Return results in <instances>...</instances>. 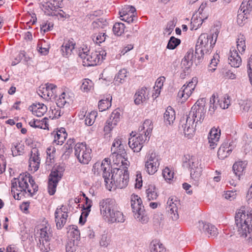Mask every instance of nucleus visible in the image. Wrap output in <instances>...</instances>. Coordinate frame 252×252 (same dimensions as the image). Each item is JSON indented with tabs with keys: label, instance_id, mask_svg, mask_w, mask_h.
<instances>
[{
	"label": "nucleus",
	"instance_id": "f257e3e1",
	"mask_svg": "<svg viewBox=\"0 0 252 252\" xmlns=\"http://www.w3.org/2000/svg\"><path fill=\"white\" fill-rule=\"evenodd\" d=\"M247 198L252 201V190H248ZM244 209L242 208L236 213L235 221L239 235L246 238L247 233L252 231V210H248L246 213Z\"/></svg>",
	"mask_w": 252,
	"mask_h": 252
},
{
	"label": "nucleus",
	"instance_id": "f03ea898",
	"mask_svg": "<svg viewBox=\"0 0 252 252\" xmlns=\"http://www.w3.org/2000/svg\"><path fill=\"white\" fill-rule=\"evenodd\" d=\"M101 214L106 217L109 222H124L125 220L122 212L119 210V207L113 199L106 198L99 202Z\"/></svg>",
	"mask_w": 252,
	"mask_h": 252
},
{
	"label": "nucleus",
	"instance_id": "7ed1b4c3",
	"mask_svg": "<svg viewBox=\"0 0 252 252\" xmlns=\"http://www.w3.org/2000/svg\"><path fill=\"white\" fill-rule=\"evenodd\" d=\"M94 174H100L101 172L104 179L105 186L107 189H111L113 188L114 182V176L111 166L110 165V159L106 158L101 162H95L92 168Z\"/></svg>",
	"mask_w": 252,
	"mask_h": 252
},
{
	"label": "nucleus",
	"instance_id": "20e7f679",
	"mask_svg": "<svg viewBox=\"0 0 252 252\" xmlns=\"http://www.w3.org/2000/svg\"><path fill=\"white\" fill-rule=\"evenodd\" d=\"M216 39L214 40L213 35L202 33L199 36L195 46V58L201 60L205 54L210 52L215 44Z\"/></svg>",
	"mask_w": 252,
	"mask_h": 252
},
{
	"label": "nucleus",
	"instance_id": "39448f33",
	"mask_svg": "<svg viewBox=\"0 0 252 252\" xmlns=\"http://www.w3.org/2000/svg\"><path fill=\"white\" fill-rule=\"evenodd\" d=\"M106 55L105 51L100 52L94 51L90 52L86 47L79 50L78 55L82 61L84 66H94L99 63L104 59Z\"/></svg>",
	"mask_w": 252,
	"mask_h": 252
},
{
	"label": "nucleus",
	"instance_id": "423d86ee",
	"mask_svg": "<svg viewBox=\"0 0 252 252\" xmlns=\"http://www.w3.org/2000/svg\"><path fill=\"white\" fill-rule=\"evenodd\" d=\"M130 201L134 218L142 223H147L149 221V217L143 205L141 198L138 195L132 194Z\"/></svg>",
	"mask_w": 252,
	"mask_h": 252
},
{
	"label": "nucleus",
	"instance_id": "0eeeda50",
	"mask_svg": "<svg viewBox=\"0 0 252 252\" xmlns=\"http://www.w3.org/2000/svg\"><path fill=\"white\" fill-rule=\"evenodd\" d=\"M52 237L50 227L44 226L41 228L35 234V239L41 251L48 252L50 250V240Z\"/></svg>",
	"mask_w": 252,
	"mask_h": 252
},
{
	"label": "nucleus",
	"instance_id": "6e6552de",
	"mask_svg": "<svg viewBox=\"0 0 252 252\" xmlns=\"http://www.w3.org/2000/svg\"><path fill=\"white\" fill-rule=\"evenodd\" d=\"M126 155H121L117 154V155H111L110 157L111 160H112V161L114 164H116L118 167H114L112 170V172L113 174L114 175L115 173H119V175L123 173V180L125 179V181H123V182H125L126 184L128 182L127 179L128 178V173L126 165H127V160H126Z\"/></svg>",
	"mask_w": 252,
	"mask_h": 252
},
{
	"label": "nucleus",
	"instance_id": "1a4fd4ad",
	"mask_svg": "<svg viewBox=\"0 0 252 252\" xmlns=\"http://www.w3.org/2000/svg\"><path fill=\"white\" fill-rule=\"evenodd\" d=\"M92 149L85 142L77 143L74 146V155L78 161L87 164L92 159Z\"/></svg>",
	"mask_w": 252,
	"mask_h": 252
},
{
	"label": "nucleus",
	"instance_id": "9d476101",
	"mask_svg": "<svg viewBox=\"0 0 252 252\" xmlns=\"http://www.w3.org/2000/svg\"><path fill=\"white\" fill-rule=\"evenodd\" d=\"M195 119L189 115L183 116L180 119L179 127L183 131L185 136L188 138H191L195 132Z\"/></svg>",
	"mask_w": 252,
	"mask_h": 252
},
{
	"label": "nucleus",
	"instance_id": "9b49d317",
	"mask_svg": "<svg viewBox=\"0 0 252 252\" xmlns=\"http://www.w3.org/2000/svg\"><path fill=\"white\" fill-rule=\"evenodd\" d=\"M30 185L32 189L38 188L32 177L20 175L18 178H14L11 181V189L19 187L21 189H28Z\"/></svg>",
	"mask_w": 252,
	"mask_h": 252
},
{
	"label": "nucleus",
	"instance_id": "f8f14e48",
	"mask_svg": "<svg viewBox=\"0 0 252 252\" xmlns=\"http://www.w3.org/2000/svg\"><path fill=\"white\" fill-rule=\"evenodd\" d=\"M121 116V112L119 108L116 109L112 112L103 127L105 135L110 134L113 129L120 122Z\"/></svg>",
	"mask_w": 252,
	"mask_h": 252
},
{
	"label": "nucleus",
	"instance_id": "ddd939ff",
	"mask_svg": "<svg viewBox=\"0 0 252 252\" xmlns=\"http://www.w3.org/2000/svg\"><path fill=\"white\" fill-rule=\"evenodd\" d=\"M198 83V78L193 77L190 81L184 84L178 93V96L186 101L191 95Z\"/></svg>",
	"mask_w": 252,
	"mask_h": 252
},
{
	"label": "nucleus",
	"instance_id": "4468645a",
	"mask_svg": "<svg viewBox=\"0 0 252 252\" xmlns=\"http://www.w3.org/2000/svg\"><path fill=\"white\" fill-rule=\"evenodd\" d=\"M206 110L204 107V100L203 99L198 100L192 107L189 116L195 119L196 123L201 122L204 119Z\"/></svg>",
	"mask_w": 252,
	"mask_h": 252
},
{
	"label": "nucleus",
	"instance_id": "2eb2a0df",
	"mask_svg": "<svg viewBox=\"0 0 252 252\" xmlns=\"http://www.w3.org/2000/svg\"><path fill=\"white\" fill-rule=\"evenodd\" d=\"M42 9L44 13L49 16H56L58 18H69V15L63 10L55 5L52 2L48 1L42 5Z\"/></svg>",
	"mask_w": 252,
	"mask_h": 252
},
{
	"label": "nucleus",
	"instance_id": "dca6fc26",
	"mask_svg": "<svg viewBox=\"0 0 252 252\" xmlns=\"http://www.w3.org/2000/svg\"><path fill=\"white\" fill-rule=\"evenodd\" d=\"M199 162L197 158L192 154H185L182 158V165L190 170L191 177L195 178V170L198 168Z\"/></svg>",
	"mask_w": 252,
	"mask_h": 252
},
{
	"label": "nucleus",
	"instance_id": "f3484780",
	"mask_svg": "<svg viewBox=\"0 0 252 252\" xmlns=\"http://www.w3.org/2000/svg\"><path fill=\"white\" fill-rule=\"evenodd\" d=\"M180 205L179 200L174 196L170 197L166 202V212L173 220H176L179 218L178 209Z\"/></svg>",
	"mask_w": 252,
	"mask_h": 252
},
{
	"label": "nucleus",
	"instance_id": "a211bd4d",
	"mask_svg": "<svg viewBox=\"0 0 252 252\" xmlns=\"http://www.w3.org/2000/svg\"><path fill=\"white\" fill-rule=\"evenodd\" d=\"M67 208L62 205L59 206L55 212V218L56 223V226L58 229L63 228L66 222L68 217Z\"/></svg>",
	"mask_w": 252,
	"mask_h": 252
},
{
	"label": "nucleus",
	"instance_id": "6ab92c4d",
	"mask_svg": "<svg viewBox=\"0 0 252 252\" xmlns=\"http://www.w3.org/2000/svg\"><path fill=\"white\" fill-rule=\"evenodd\" d=\"M146 140V136L137 133L129 138L128 145L134 152H139Z\"/></svg>",
	"mask_w": 252,
	"mask_h": 252
},
{
	"label": "nucleus",
	"instance_id": "aec40b11",
	"mask_svg": "<svg viewBox=\"0 0 252 252\" xmlns=\"http://www.w3.org/2000/svg\"><path fill=\"white\" fill-rule=\"evenodd\" d=\"M197 228L201 233H204L205 234L208 235L209 237H215L217 236L219 233L218 229L215 225L202 220L198 221Z\"/></svg>",
	"mask_w": 252,
	"mask_h": 252
},
{
	"label": "nucleus",
	"instance_id": "412c9836",
	"mask_svg": "<svg viewBox=\"0 0 252 252\" xmlns=\"http://www.w3.org/2000/svg\"><path fill=\"white\" fill-rule=\"evenodd\" d=\"M40 163L39 150L36 148H33L31 151V156L29 160V170L32 173H34L38 169Z\"/></svg>",
	"mask_w": 252,
	"mask_h": 252
},
{
	"label": "nucleus",
	"instance_id": "4be33fe9",
	"mask_svg": "<svg viewBox=\"0 0 252 252\" xmlns=\"http://www.w3.org/2000/svg\"><path fill=\"white\" fill-rule=\"evenodd\" d=\"M135 11V8L132 6H125L119 12L121 19L128 23L133 22L136 19Z\"/></svg>",
	"mask_w": 252,
	"mask_h": 252
},
{
	"label": "nucleus",
	"instance_id": "5701e85b",
	"mask_svg": "<svg viewBox=\"0 0 252 252\" xmlns=\"http://www.w3.org/2000/svg\"><path fill=\"white\" fill-rule=\"evenodd\" d=\"M51 136L54 137L53 143L56 145H62L65 141L67 134L64 128L62 127L59 130H54L51 133Z\"/></svg>",
	"mask_w": 252,
	"mask_h": 252
},
{
	"label": "nucleus",
	"instance_id": "b1692460",
	"mask_svg": "<svg viewBox=\"0 0 252 252\" xmlns=\"http://www.w3.org/2000/svg\"><path fill=\"white\" fill-rule=\"evenodd\" d=\"M228 61L229 63L234 67H238L241 64V58L237 50L234 47H231L230 50Z\"/></svg>",
	"mask_w": 252,
	"mask_h": 252
},
{
	"label": "nucleus",
	"instance_id": "393cba45",
	"mask_svg": "<svg viewBox=\"0 0 252 252\" xmlns=\"http://www.w3.org/2000/svg\"><path fill=\"white\" fill-rule=\"evenodd\" d=\"M76 44L73 39L64 40L62 47V54L63 57H68L73 52Z\"/></svg>",
	"mask_w": 252,
	"mask_h": 252
},
{
	"label": "nucleus",
	"instance_id": "a878e982",
	"mask_svg": "<svg viewBox=\"0 0 252 252\" xmlns=\"http://www.w3.org/2000/svg\"><path fill=\"white\" fill-rule=\"evenodd\" d=\"M220 136V130L215 128H212L208 136L209 146L211 149H214L219 141Z\"/></svg>",
	"mask_w": 252,
	"mask_h": 252
},
{
	"label": "nucleus",
	"instance_id": "bb28decb",
	"mask_svg": "<svg viewBox=\"0 0 252 252\" xmlns=\"http://www.w3.org/2000/svg\"><path fill=\"white\" fill-rule=\"evenodd\" d=\"M149 98V91L145 87L138 90L134 95V102L139 105L146 101Z\"/></svg>",
	"mask_w": 252,
	"mask_h": 252
},
{
	"label": "nucleus",
	"instance_id": "cd10ccee",
	"mask_svg": "<svg viewBox=\"0 0 252 252\" xmlns=\"http://www.w3.org/2000/svg\"><path fill=\"white\" fill-rule=\"evenodd\" d=\"M33 115L37 117H41L46 113L47 111V107L43 103H34L29 108Z\"/></svg>",
	"mask_w": 252,
	"mask_h": 252
},
{
	"label": "nucleus",
	"instance_id": "c85d7f7f",
	"mask_svg": "<svg viewBox=\"0 0 252 252\" xmlns=\"http://www.w3.org/2000/svg\"><path fill=\"white\" fill-rule=\"evenodd\" d=\"M86 207L83 205L82 212L79 218V222L82 225L84 224L86 221V218L88 216L92 206V201L89 199L88 197H86Z\"/></svg>",
	"mask_w": 252,
	"mask_h": 252
},
{
	"label": "nucleus",
	"instance_id": "c756f323",
	"mask_svg": "<svg viewBox=\"0 0 252 252\" xmlns=\"http://www.w3.org/2000/svg\"><path fill=\"white\" fill-rule=\"evenodd\" d=\"M61 177L62 174L59 171H52L49 178L48 189H56L57 184L61 179Z\"/></svg>",
	"mask_w": 252,
	"mask_h": 252
},
{
	"label": "nucleus",
	"instance_id": "7c9ffc66",
	"mask_svg": "<svg viewBox=\"0 0 252 252\" xmlns=\"http://www.w3.org/2000/svg\"><path fill=\"white\" fill-rule=\"evenodd\" d=\"M153 128V126L152 121L147 119L144 121L142 126L139 127L138 133L143 136H146V138H147L148 137H149V135L152 132Z\"/></svg>",
	"mask_w": 252,
	"mask_h": 252
},
{
	"label": "nucleus",
	"instance_id": "2f4dec72",
	"mask_svg": "<svg viewBox=\"0 0 252 252\" xmlns=\"http://www.w3.org/2000/svg\"><path fill=\"white\" fill-rule=\"evenodd\" d=\"M193 50L190 49L182 60L181 65L182 67L187 69L189 68L193 64Z\"/></svg>",
	"mask_w": 252,
	"mask_h": 252
},
{
	"label": "nucleus",
	"instance_id": "473e14b6",
	"mask_svg": "<svg viewBox=\"0 0 252 252\" xmlns=\"http://www.w3.org/2000/svg\"><path fill=\"white\" fill-rule=\"evenodd\" d=\"M29 124L33 127L49 129L48 119L46 117L41 120L33 119L29 122Z\"/></svg>",
	"mask_w": 252,
	"mask_h": 252
},
{
	"label": "nucleus",
	"instance_id": "72a5a7b5",
	"mask_svg": "<svg viewBox=\"0 0 252 252\" xmlns=\"http://www.w3.org/2000/svg\"><path fill=\"white\" fill-rule=\"evenodd\" d=\"M232 149L228 143H223L218 151V156L220 159H223L228 157Z\"/></svg>",
	"mask_w": 252,
	"mask_h": 252
},
{
	"label": "nucleus",
	"instance_id": "f704fd0d",
	"mask_svg": "<svg viewBox=\"0 0 252 252\" xmlns=\"http://www.w3.org/2000/svg\"><path fill=\"white\" fill-rule=\"evenodd\" d=\"M175 112L171 107L168 106L164 114V121L166 125H171L172 124L176 118Z\"/></svg>",
	"mask_w": 252,
	"mask_h": 252
},
{
	"label": "nucleus",
	"instance_id": "c9c22d12",
	"mask_svg": "<svg viewBox=\"0 0 252 252\" xmlns=\"http://www.w3.org/2000/svg\"><path fill=\"white\" fill-rule=\"evenodd\" d=\"M207 16H203L202 15H193L191 20V30H197L202 24L205 19L207 18Z\"/></svg>",
	"mask_w": 252,
	"mask_h": 252
},
{
	"label": "nucleus",
	"instance_id": "e433bc0d",
	"mask_svg": "<svg viewBox=\"0 0 252 252\" xmlns=\"http://www.w3.org/2000/svg\"><path fill=\"white\" fill-rule=\"evenodd\" d=\"M112 96L109 94L106 98H102L98 103V107L100 111L102 112L108 109L111 106Z\"/></svg>",
	"mask_w": 252,
	"mask_h": 252
},
{
	"label": "nucleus",
	"instance_id": "4c0bfd02",
	"mask_svg": "<svg viewBox=\"0 0 252 252\" xmlns=\"http://www.w3.org/2000/svg\"><path fill=\"white\" fill-rule=\"evenodd\" d=\"M50 48L49 42L48 40L43 39H39L38 41L37 48L39 52L44 55L49 53Z\"/></svg>",
	"mask_w": 252,
	"mask_h": 252
},
{
	"label": "nucleus",
	"instance_id": "58836bf2",
	"mask_svg": "<svg viewBox=\"0 0 252 252\" xmlns=\"http://www.w3.org/2000/svg\"><path fill=\"white\" fill-rule=\"evenodd\" d=\"M71 98L68 94L66 92L62 93L56 100V104L59 107H63L65 105L68 104Z\"/></svg>",
	"mask_w": 252,
	"mask_h": 252
},
{
	"label": "nucleus",
	"instance_id": "ea45409f",
	"mask_svg": "<svg viewBox=\"0 0 252 252\" xmlns=\"http://www.w3.org/2000/svg\"><path fill=\"white\" fill-rule=\"evenodd\" d=\"M247 163L245 161H239L236 162L233 166V170L236 176L239 178L243 175Z\"/></svg>",
	"mask_w": 252,
	"mask_h": 252
},
{
	"label": "nucleus",
	"instance_id": "a19ab883",
	"mask_svg": "<svg viewBox=\"0 0 252 252\" xmlns=\"http://www.w3.org/2000/svg\"><path fill=\"white\" fill-rule=\"evenodd\" d=\"M249 10L246 8H242L240 6V9L238 10V15L237 17V23L240 26H242L244 25L247 19V17L246 15L247 14Z\"/></svg>",
	"mask_w": 252,
	"mask_h": 252
},
{
	"label": "nucleus",
	"instance_id": "79ce46f5",
	"mask_svg": "<svg viewBox=\"0 0 252 252\" xmlns=\"http://www.w3.org/2000/svg\"><path fill=\"white\" fill-rule=\"evenodd\" d=\"M151 252H166V249L158 240H154L150 244Z\"/></svg>",
	"mask_w": 252,
	"mask_h": 252
},
{
	"label": "nucleus",
	"instance_id": "37998d69",
	"mask_svg": "<svg viewBox=\"0 0 252 252\" xmlns=\"http://www.w3.org/2000/svg\"><path fill=\"white\" fill-rule=\"evenodd\" d=\"M237 48L241 54L244 53L246 45V38L243 34H240L238 35L236 39Z\"/></svg>",
	"mask_w": 252,
	"mask_h": 252
},
{
	"label": "nucleus",
	"instance_id": "c03bdc74",
	"mask_svg": "<svg viewBox=\"0 0 252 252\" xmlns=\"http://www.w3.org/2000/svg\"><path fill=\"white\" fill-rule=\"evenodd\" d=\"M97 115V113L95 111H92L86 113L85 115V124L89 126H92L95 122Z\"/></svg>",
	"mask_w": 252,
	"mask_h": 252
},
{
	"label": "nucleus",
	"instance_id": "a18cd8bd",
	"mask_svg": "<svg viewBox=\"0 0 252 252\" xmlns=\"http://www.w3.org/2000/svg\"><path fill=\"white\" fill-rule=\"evenodd\" d=\"M24 145L20 143H16L11 147V152L13 156L22 155L24 153Z\"/></svg>",
	"mask_w": 252,
	"mask_h": 252
},
{
	"label": "nucleus",
	"instance_id": "49530a36",
	"mask_svg": "<svg viewBox=\"0 0 252 252\" xmlns=\"http://www.w3.org/2000/svg\"><path fill=\"white\" fill-rule=\"evenodd\" d=\"M106 36L107 35L105 33L103 32H98L94 33L92 35V38L95 43L100 44L105 40Z\"/></svg>",
	"mask_w": 252,
	"mask_h": 252
},
{
	"label": "nucleus",
	"instance_id": "de8ad7c7",
	"mask_svg": "<svg viewBox=\"0 0 252 252\" xmlns=\"http://www.w3.org/2000/svg\"><path fill=\"white\" fill-rule=\"evenodd\" d=\"M148 163H156L159 164V157L153 151H150L146 156Z\"/></svg>",
	"mask_w": 252,
	"mask_h": 252
},
{
	"label": "nucleus",
	"instance_id": "09e8293b",
	"mask_svg": "<svg viewBox=\"0 0 252 252\" xmlns=\"http://www.w3.org/2000/svg\"><path fill=\"white\" fill-rule=\"evenodd\" d=\"M68 234L73 239V241L75 240H77L80 238V232L78 229L77 226L76 225H72L69 226Z\"/></svg>",
	"mask_w": 252,
	"mask_h": 252
},
{
	"label": "nucleus",
	"instance_id": "8fccbe9b",
	"mask_svg": "<svg viewBox=\"0 0 252 252\" xmlns=\"http://www.w3.org/2000/svg\"><path fill=\"white\" fill-rule=\"evenodd\" d=\"M219 106V103L217 102V98L214 95H213L210 98L208 113L211 115H213L214 114L216 110L218 109Z\"/></svg>",
	"mask_w": 252,
	"mask_h": 252
},
{
	"label": "nucleus",
	"instance_id": "3c124183",
	"mask_svg": "<svg viewBox=\"0 0 252 252\" xmlns=\"http://www.w3.org/2000/svg\"><path fill=\"white\" fill-rule=\"evenodd\" d=\"M60 107L58 105L57 106H51L49 111V117L53 119H58L61 116V110Z\"/></svg>",
	"mask_w": 252,
	"mask_h": 252
},
{
	"label": "nucleus",
	"instance_id": "603ef678",
	"mask_svg": "<svg viewBox=\"0 0 252 252\" xmlns=\"http://www.w3.org/2000/svg\"><path fill=\"white\" fill-rule=\"evenodd\" d=\"M94 86V83L92 80L89 79H85L82 80L81 89L84 92L90 91Z\"/></svg>",
	"mask_w": 252,
	"mask_h": 252
},
{
	"label": "nucleus",
	"instance_id": "864d4df0",
	"mask_svg": "<svg viewBox=\"0 0 252 252\" xmlns=\"http://www.w3.org/2000/svg\"><path fill=\"white\" fill-rule=\"evenodd\" d=\"M47 162L52 163L55 157L56 148L53 145H50L46 150Z\"/></svg>",
	"mask_w": 252,
	"mask_h": 252
},
{
	"label": "nucleus",
	"instance_id": "5fc2aeb1",
	"mask_svg": "<svg viewBox=\"0 0 252 252\" xmlns=\"http://www.w3.org/2000/svg\"><path fill=\"white\" fill-rule=\"evenodd\" d=\"M125 25L122 23H116L113 28V31L115 35H121L124 32Z\"/></svg>",
	"mask_w": 252,
	"mask_h": 252
},
{
	"label": "nucleus",
	"instance_id": "6e6d98bb",
	"mask_svg": "<svg viewBox=\"0 0 252 252\" xmlns=\"http://www.w3.org/2000/svg\"><path fill=\"white\" fill-rule=\"evenodd\" d=\"M159 165V164L145 162L146 171L151 175H153L157 171Z\"/></svg>",
	"mask_w": 252,
	"mask_h": 252
},
{
	"label": "nucleus",
	"instance_id": "4d7b16f0",
	"mask_svg": "<svg viewBox=\"0 0 252 252\" xmlns=\"http://www.w3.org/2000/svg\"><path fill=\"white\" fill-rule=\"evenodd\" d=\"M217 102L219 103V107L221 109H226L228 107L230 103V98L228 96L221 98L217 97Z\"/></svg>",
	"mask_w": 252,
	"mask_h": 252
},
{
	"label": "nucleus",
	"instance_id": "13d9d810",
	"mask_svg": "<svg viewBox=\"0 0 252 252\" xmlns=\"http://www.w3.org/2000/svg\"><path fill=\"white\" fill-rule=\"evenodd\" d=\"M164 216L163 215L159 212L155 213L153 215V220L154 225H160L163 223L164 221Z\"/></svg>",
	"mask_w": 252,
	"mask_h": 252
},
{
	"label": "nucleus",
	"instance_id": "bf43d9fd",
	"mask_svg": "<svg viewBox=\"0 0 252 252\" xmlns=\"http://www.w3.org/2000/svg\"><path fill=\"white\" fill-rule=\"evenodd\" d=\"M128 72L126 69L123 68L119 70V72L115 77L116 81H118L119 83H123L126 78L127 77Z\"/></svg>",
	"mask_w": 252,
	"mask_h": 252
},
{
	"label": "nucleus",
	"instance_id": "052dcab7",
	"mask_svg": "<svg viewBox=\"0 0 252 252\" xmlns=\"http://www.w3.org/2000/svg\"><path fill=\"white\" fill-rule=\"evenodd\" d=\"M174 172L169 167H165L162 171L163 177L167 182L171 181L174 177Z\"/></svg>",
	"mask_w": 252,
	"mask_h": 252
},
{
	"label": "nucleus",
	"instance_id": "680f3d73",
	"mask_svg": "<svg viewBox=\"0 0 252 252\" xmlns=\"http://www.w3.org/2000/svg\"><path fill=\"white\" fill-rule=\"evenodd\" d=\"M219 57L218 54L215 55L213 56V58L211 59V63L208 67V71L213 72L216 70V67L219 61L218 57Z\"/></svg>",
	"mask_w": 252,
	"mask_h": 252
},
{
	"label": "nucleus",
	"instance_id": "e2e57ef3",
	"mask_svg": "<svg viewBox=\"0 0 252 252\" xmlns=\"http://www.w3.org/2000/svg\"><path fill=\"white\" fill-rule=\"evenodd\" d=\"M181 43L179 39L176 38L174 36L170 37L167 45V48L169 49H174Z\"/></svg>",
	"mask_w": 252,
	"mask_h": 252
},
{
	"label": "nucleus",
	"instance_id": "0e129e2a",
	"mask_svg": "<svg viewBox=\"0 0 252 252\" xmlns=\"http://www.w3.org/2000/svg\"><path fill=\"white\" fill-rule=\"evenodd\" d=\"M66 252H83L81 249L76 245H75L74 242L70 241L66 245Z\"/></svg>",
	"mask_w": 252,
	"mask_h": 252
},
{
	"label": "nucleus",
	"instance_id": "69168bd1",
	"mask_svg": "<svg viewBox=\"0 0 252 252\" xmlns=\"http://www.w3.org/2000/svg\"><path fill=\"white\" fill-rule=\"evenodd\" d=\"M237 190H226L223 191L222 196L227 200L231 201L236 198Z\"/></svg>",
	"mask_w": 252,
	"mask_h": 252
},
{
	"label": "nucleus",
	"instance_id": "338daca9",
	"mask_svg": "<svg viewBox=\"0 0 252 252\" xmlns=\"http://www.w3.org/2000/svg\"><path fill=\"white\" fill-rule=\"evenodd\" d=\"M45 86L47 88V92H49L48 96H50V98L54 97L56 93L57 86L53 84L50 83H47L45 84Z\"/></svg>",
	"mask_w": 252,
	"mask_h": 252
},
{
	"label": "nucleus",
	"instance_id": "774afa93",
	"mask_svg": "<svg viewBox=\"0 0 252 252\" xmlns=\"http://www.w3.org/2000/svg\"><path fill=\"white\" fill-rule=\"evenodd\" d=\"M110 238L106 233L102 234L100 238L99 243L102 247H106L110 243Z\"/></svg>",
	"mask_w": 252,
	"mask_h": 252
}]
</instances>
